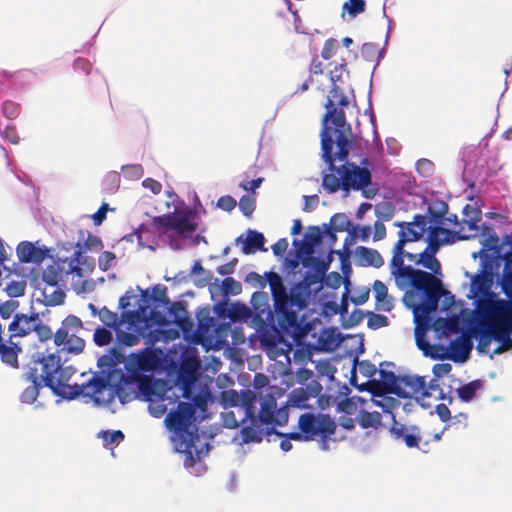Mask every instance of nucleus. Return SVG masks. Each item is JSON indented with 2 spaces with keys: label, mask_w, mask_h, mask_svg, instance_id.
<instances>
[{
  "label": "nucleus",
  "mask_w": 512,
  "mask_h": 512,
  "mask_svg": "<svg viewBox=\"0 0 512 512\" xmlns=\"http://www.w3.org/2000/svg\"><path fill=\"white\" fill-rule=\"evenodd\" d=\"M484 231L483 248L472 253L479 268L464 275L470 280L467 297L474 305L469 330L478 340L480 354L490 352L492 340L499 343L490 354L493 358L512 347V240L500 241L488 227Z\"/></svg>",
  "instance_id": "2"
},
{
  "label": "nucleus",
  "mask_w": 512,
  "mask_h": 512,
  "mask_svg": "<svg viewBox=\"0 0 512 512\" xmlns=\"http://www.w3.org/2000/svg\"><path fill=\"white\" fill-rule=\"evenodd\" d=\"M0 135L5 141L11 144H17L19 142L16 128L12 124L7 125L3 131L0 130Z\"/></svg>",
  "instance_id": "60"
},
{
  "label": "nucleus",
  "mask_w": 512,
  "mask_h": 512,
  "mask_svg": "<svg viewBox=\"0 0 512 512\" xmlns=\"http://www.w3.org/2000/svg\"><path fill=\"white\" fill-rule=\"evenodd\" d=\"M5 291L9 297L17 298L24 295L25 285L19 281H11L7 284Z\"/></svg>",
  "instance_id": "57"
},
{
  "label": "nucleus",
  "mask_w": 512,
  "mask_h": 512,
  "mask_svg": "<svg viewBox=\"0 0 512 512\" xmlns=\"http://www.w3.org/2000/svg\"><path fill=\"white\" fill-rule=\"evenodd\" d=\"M20 111V105L12 100H5L2 103V114L10 120L16 119L19 116Z\"/></svg>",
  "instance_id": "47"
},
{
  "label": "nucleus",
  "mask_w": 512,
  "mask_h": 512,
  "mask_svg": "<svg viewBox=\"0 0 512 512\" xmlns=\"http://www.w3.org/2000/svg\"><path fill=\"white\" fill-rule=\"evenodd\" d=\"M468 210L469 205H466L463 209V225L461 226V229L459 231L451 232L449 229L443 228L438 225L427 226L428 241L431 240L432 234H434L436 240L438 241L437 246L440 247L443 244L452 243L454 241V236H456V239L458 240L478 237L479 242L481 244V250L483 248V242L485 238L484 234L486 233V231H484V227H488L490 230H492L500 241H504L506 237H509L512 240V237L509 234H505L502 238H500L495 230V227L492 224L484 222L479 226L478 222L480 221L481 211L472 210L470 215Z\"/></svg>",
  "instance_id": "9"
},
{
  "label": "nucleus",
  "mask_w": 512,
  "mask_h": 512,
  "mask_svg": "<svg viewBox=\"0 0 512 512\" xmlns=\"http://www.w3.org/2000/svg\"><path fill=\"white\" fill-rule=\"evenodd\" d=\"M265 277L281 329L295 342L304 339L311 330V324L303 312L322 289L324 277L307 268L303 279L294 283L289 290L278 273L269 271L265 273Z\"/></svg>",
  "instance_id": "4"
},
{
  "label": "nucleus",
  "mask_w": 512,
  "mask_h": 512,
  "mask_svg": "<svg viewBox=\"0 0 512 512\" xmlns=\"http://www.w3.org/2000/svg\"><path fill=\"white\" fill-rule=\"evenodd\" d=\"M349 77V71L346 64L341 63L330 71L331 90L325 103L326 113L322 119L320 136H323V148L325 156L329 155L331 145L330 131L334 132L336 137V155L339 160H343L349 155L351 148L352 128L346 121L343 107L349 105L348 97L341 86Z\"/></svg>",
  "instance_id": "6"
},
{
  "label": "nucleus",
  "mask_w": 512,
  "mask_h": 512,
  "mask_svg": "<svg viewBox=\"0 0 512 512\" xmlns=\"http://www.w3.org/2000/svg\"><path fill=\"white\" fill-rule=\"evenodd\" d=\"M298 427L300 432L286 433L291 441L317 440L321 450H329L328 442L336 431L334 418H299Z\"/></svg>",
  "instance_id": "12"
},
{
  "label": "nucleus",
  "mask_w": 512,
  "mask_h": 512,
  "mask_svg": "<svg viewBox=\"0 0 512 512\" xmlns=\"http://www.w3.org/2000/svg\"><path fill=\"white\" fill-rule=\"evenodd\" d=\"M355 255L357 261L362 266L380 268L384 264V259L381 254L373 248L359 246L355 251Z\"/></svg>",
  "instance_id": "29"
},
{
  "label": "nucleus",
  "mask_w": 512,
  "mask_h": 512,
  "mask_svg": "<svg viewBox=\"0 0 512 512\" xmlns=\"http://www.w3.org/2000/svg\"><path fill=\"white\" fill-rule=\"evenodd\" d=\"M309 396L303 389H294L288 395L287 399L281 403L273 395H267L260 402V410L257 416H288L291 409L308 408L307 402Z\"/></svg>",
  "instance_id": "13"
},
{
  "label": "nucleus",
  "mask_w": 512,
  "mask_h": 512,
  "mask_svg": "<svg viewBox=\"0 0 512 512\" xmlns=\"http://www.w3.org/2000/svg\"><path fill=\"white\" fill-rule=\"evenodd\" d=\"M416 170L423 177H429L434 170V164L428 159H419L416 162Z\"/></svg>",
  "instance_id": "58"
},
{
  "label": "nucleus",
  "mask_w": 512,
  "mask_h": 512,
  "mask_svg": "<svg viewBox=\"0 0 512 512\" xmlns=\"http://www.w3.org/2000/svg\"><path fill=\"white\" fill-rule=\"evenodd\" d=\"M332 253L333 251L330 250L326 259H317L313 257V255L310 256V258H306V261H303V265L305 267H308L312 269L315 272H318V274L325 276L327 270L329 269L330 263L332 261Z\"/></svg>",
  "instance_id": "36"
},
{
  "label": "nucleus",
  "mask_w": 512,
  "mask_h": 512,
  "mask_svg": "<svg viewBox=\"0 0 512 512\" xmlns=\"http://www.w3.org/2000/svg\"><path fill=\"white\" fill-rule=\"evenodd\" d=\"M56 347H57V352L55 354L58 355L60 358H61V356L59 354L63 353V352L77 355V354H80L84 350L85 341L80 336L73 337L72 339L64 340V343L61 344V346H56Z\"/></svg>",
  "instance_id": "35"
},
{
  "label": "nucleus",
  "mask_w": 512,
  "mask_h": 512,
  "mask_svg": "<svg viewBox=\"0 0 512 512\" xmlns=\"http://www.w3.org/2000/svg\"><path fill=\"white\" fill-rule=\"evenodd\" d=\"M391 419L392 423L391 426L389 427V431L396 439L402 438L405 435V433L409 431V428L406 427L404 424L399 423L396 418Z\"/></svg>",
  "instance_id": "62"
},
{
  "label": "nucleus",
  "mask_w": 512,
  "mask_h": 512,
  "mask_svg": "<svg viewBox=\"0 0 512 512\" xmlns=\"http://www.w3.org/2000/svg\"><path fill=\"white\" fill-rule=\"evenodd\" d=\"M227 313L231 322L246 321L251 317V310L241 303L232 304Z\"/></svg>",
  "instance_id": "38"
},
{
  "label": "nucleus",
  "mask_w": 512,
  "mask_h": 512,
  "mask_svg": "<svg viewBox=\"0 0 512 512\" xmlns=\"http://www.w3.org/2000/svg\"><path fill=\"white\" fill-rule=\"evenodd\" d=\"M289 418H222V426L235 429L240 428L233 437L239 444L260 443L264 438L271 441V436H281L276 430L277 426L287 423Z\"/></svg>",
  "instance_id": "8"
},
{
  "label": "nucleus",
  "mask_w": 512,
  "mask_h": 512,
  "mask_svg": "<svg viewBox=\"0 0 512 512\" xmlns=\"http://www.w3.org/2000/svg\"><path fill=\"white\" fill-rule=\"evenodd\" d=\"M33 331L36 332V334L38 335V337L41 341H46V340H49L52 337H54V334H53V331L51 330V328L49 326L43 324L40 317L38 319V325Z\"/></svg>",
  "instance_id": "59"
},
{
  "label": "nucleus",
  "mask_w": 512,
  "mask_h": 512,
  "mask_svg": "<svg viewBox=\"0 0 512 512\" xmlns=\"http://www.w3.org/2000/svg\"><path fill=\"white\" fill-rule=\"evenodd\" d=\"M98 437L102 438L105 445L119 444L124 440V434L120 430L101 431Z\"/></svg>",
  "instance_id": "48"
},
{
  "label": "nucleus",
  "mask_w": 512,
  "mask_h": 512,
  "mask_svg": "<svg viewBox=\"0 0 512 512\" xmlns=\"http://www.w3.org/2000/svg\"><path fill=\"white\" fill-rule=\"evenodd\" d=\"M167 288L164 285H156L152 290V299L155 303L161 304L163 306H167L170 304V300L167 297Z\"/></svg>",
  "instance_id": "51"
},
{
  "label": "nucleus",
  "mask_w": 512,
  "mask_h": 512,
  "mask_svg": "<svg viewBox=\"0 0 512 512\" xmlns=\"http://www.w3.org/2000/svg\"><path fill=\"white\" fill-rule=\"evenodd\" d=\"M113 330L108 327H98L93 334V341L96 346L103 347L109 345L113 340Z\"/></svg>",
  "instance_id": "41"
},
{
  "label": "nucleus",
  "mask_w": 512,
  "mask_h": 512,
  "mask_svg": "<svg viewBox=\"0 0 512 512\" xmlns=\"http://www.w3.org/2000/svg\"><path fill=\"white\" fill-rule=\"evenodd\" d=\"M277 325L273 321H267L263 326L256 330L259 336L260 344L265 349H274L281 342L283 334L290 336L287 332L281 329L278 318L276 317Z\"/></svg>",
  "instance_id": "22"
},
{
  "label": "nucleus",
  "mask_w": 512,
  "mask_h": 512,
  "mask_svg": "<svg viewBox=\"0 0 512 512\" xmlns=\"http://www.w3.org/2000/svg\"><path fill=\"white\" fill-rule=\"evenodd\" d=\"M263 398L259 399L256 395L249 390H225L221 393V404L224 409L240 408L244 416H257L255 414L256 405L260 403Z\"/></svg>",
  "instance_id": "16"
},
{
  "label": "nucleus",
  "mask_w": 512,
  "mask_h": 512,
  "mask_svg": "<svg viewBox=\"0 0 512 512\" xmlns=\"http://www.w3.org/2000/svg\"><path fill=\"white\" fill-rule=\"evenodd\" d=\"M121 171L124 178L131 181L139 180L144 175V169L140 164L123 165Z\"/></svg>",
  "instance_id": "44"
},
{
  "label": "nucleus",
  "mask_w": 512,
  "mask_h": 512,
  "mask_svg": "<svg viewBox=\"0 0 512 512\" xmlns=\"http://www.w3.org/2000/svg\"><path fill=\"white\" fill-rule=\"evenodd\" d=\"M376 215L383 221H388L393 216V208L390 205H377L375 209Z\"/></svg>",
  "instance_id": "63"
},
{
  "label": "nucleus",
  "mask_w": 512,
  "mask_h": 512,
  "mask_svg": "<svg viewBox=\"0 0 512 512\" xmlns=\"http://www.w3.org/2000/svg\"><path fill=\"white\" fill-rule=\"evenodd\" d=\"M100 321L108 328H111L115 333V340L117 341V329L120 324V318L117 313L110 311L107 307H102L99 315Z\"/></svg>",
  "instance_id": "39"
},
{
  "label": "nucleus",
  "mask_w": 512,
  "mask_h": 512,
  "mask_svg": "<svg viewBox=\"0 0 512 512\" xmlns=\"http://www.w3.org/2000/svg\"><path fill=\"white\" fill-rule=\"evenodd\" d=\"M448 349V359L454 362H464L472 349V343L466 338L457 337L449 343Z\"/></svg>",
  "instance_id": "27"
},
{
  "label": "nucleus",
  "mask_w": 512,
  "mask_h": 512,
  "mask_svg": "<svg viewBox=\"0 0 512 512\" xmlns=\"http://www.w3.org/2000/svg\"><path fill=\"white\" fill-rule=\"evenodd\" d=\"M120 174L116 171L108 172L103 180H102V189L103 191L113 194L115 193L120 186Z\"/></svg>",
  "instance_id": "40"
},
{
  "label": "nucleus",
  "mask_w": 512,
  "mask_h": 512,
  "mask_svg": "<svg viewBox=\"0 0 512 512\" xmlns=\"http://www.w3.org/2000/svg\"><path fill=\"white\" fill-rule=\"evenodd\" d=\"M479 388H480V382L475 380V381H471V382L459 387L456 390V392H457L458 397L462 401L469 402L474 398V396Z\"/></svg>",
  "instance_id": "42"
},
{
  "label": "nucleus",
  "mask_w": 512,
  "mask_h": 512,
  "mask_svg": "<svg viewBox=\"0 0 512 512\" xmlns=\"http://www.w3.org/2000/svg\"><path fill=\"white\" fill-rule=\"evenodd\" d=\"M169 214L173 230L187 234H192L197 230V213L183 201H178L174 206V211Z\"/></svg>",
  "instance_id": "17"
},
{
  "label": "nucleus",
  "mask_w": 512,
  "mask_h": 512,
  "mask_svg": "<svg viewBox=\"0 0 512 512\" xmlns=\"http://www.w3.org/2000/svg\"><path fill=\"white\" fill-rule=\"evenodd\" d=\"M415 340L417 347L423 352L424 356H427L432 345L425 340L424 331H421L418 325L415 328Z\"/></svg>",
  "instance_id": "56"
},
{
  "label": "nucleus",
  "mask_w": 512,
  "mask_h": 512,
  "mask_svg": "<svg viewBox=\"0 0 512 512\" xmlns=\"http://www.w3.org/2000/svg\"><path fill=\"white\" fill-rule=\"evenodd\" d=\"M487 151L483 148H472L464 152V168L462 177L470 188H473L477 181H483L489 175Z\"/></svg>",
  "instance_id": "14"
},
{
  "label": "nucleus",
  "mask_w": 512,
  "mask_h": 512,
  "mask_svg": "<svg viewBox=\"0 0 512 512\" xmlns=\"http://www.w3.org/2000/svg\"><path fill=\"white\" fill-rule=\"evenodd\" d=\"M448 351V346L433 344L427 356L433 360L448 359Z\"/></svg>",
  "instance_id": "55"
},
{
  "label": "nucleus",
  "mask_w": 512,
  "mask_h": 512,
  "mask_svg": "<svg viewBox=\"0 0 512 512\" xmlns=\"http://www.w3.org/2000/svg\"><path fill=\"white\" fill-rule=\"evenodd\" d=\"M395 225L401 229L392 250L390 274L396 287L404 292L403 302L412 309L414 321L418 323L420 318L436 312L441 296L447 295L450 299L453 296L444 292L442 282L436 276L413 267H402L401 255L405 244L419 240L427 231L426 216L417 214L412 222H397Z\"/></svg>",
  "instance_id": "3"
},
{
  "label": "nucleus",
  "mask_w": 512,
  "mask_h": 512,
  "mask_svg": "<svg viewBox=\"0 0 512 512\" xmlns=\"http://www.w3.org/2000/svg\"><path fill=\"white\" fill-rule=\"evenodd\" d=\"M331 145L329 155L325 156L323 148V136L321 137V158L327 164L328 171L322 173V187L328 194H334L341 190L343 197H348L351 191H360L366 199L374 197L375 192L368 189L372 183V174L369 169V159L364 158L359 166L354 162L348 161V156L339 160L336 152L333 153L336 146V137L334 132L330 131Z\"/></svg>",
  "instance_id": "7"
},
{
  "label": "nucleus",
  "mask_w": 512,
  "mask_h": 512,
  "mask_svg": "<svg viewBox=\"0 0 512 512\" xmlns=\"http://www.w3.org/2000/svg\"><path fill=\"white\" fill-rule=\"evenodd\" d=\"M373 292L378 310L389 312L393 309V298L388 294V288L385 283L380 280H376L373 283Z\"/></svg>",
  "instance_id": "31"
},
{
  "label": "nucleus",
  "mask_w": 512,
  "mask_h": 512,
  "mask_svg": "<svg viewBox=\"0 0 512 512\" xmlns=\"http://www.w3.org/2000/svg\"><path fill=\"white\" fill-rule=\"evenodd\" d=\"M49 290H53L45 299L40 300L45 306L60 305L64 302L65 293L61 289L60 285H52Z\"/></svg>",
  "instance_id": "43"
},
{
  "label": "nucleus",
  "mask_w": 512,
  "mask_h": 512,
  "mask_svg": "<svg viewBox=\"0 0 512 512\" xmlns=\"http://www.w3.org/2000/svg\"><path fill=\"white\" fill-rule=\"evenodd\" d=\"M66 251L73 249V253L69 257H58L57 262L47 266L42 274L43 283L59 285L63 278L69 274H75L82 277L83 268L86 265L84 251L87 248L86 242L78 240L75 244L67 242L63 244Z\"/></svg>",
  "instance_id": "11"
},
{
  "label": "nucleus",
  "mask_w": 512,
  "mask_h": 512,
  "mask_svg": "<svg viewBox=\"0 0 512 512\" xmlns=\"http://www.w3.org/2000/svg\"><path fill=\"white\" fill-rule=\"evenodd\" d=\"M391 365V363L387 362L381 363L378 371L379 379H373L371 381L370 392L374 396H381V403H384L385 397H392L391 395L396 396L397 389H399L398 376H396L393 371H388L384 368V366Z\"/></svg>",
  "instance_id": "19"
},
{
  "label": "nucleus",
  "mask_w": 512,
  "mask_h": 512,
  "mask_svg": "<svg viewBox=\"0 0 512 512\" xmlns=\"http://www.w3.org/2000/svg\"><path fill=\"white\" fill-rule=\"evenodd\" d=\"M197 328L196 335L200 339H212L221 337L222 332L230 329L229 323L217 324V321L209 315L208 310H201L196 314Z\"/></svg>",
  "instance_id": "21"
},
{
  "label": "nucleus",
  "mask_w": 512,
  "mask_h": 512,
  "mask_svg": "<svg viewBox=\"0 0 512 512\" xmlns=\"http://www.w3.org/2000/svg\"><path fill=\"white\" fill-rule=\"evenodd\" d=\"M437 242L435 235L432 234L426 248L418 254V260L415 261L416 266H422L430 270L429 273L433 276L441 272V264L436 258V253L440 248L437 246Z\"/></svg>",
  "instance_id": "24"
},
{
  "label": "nucleus",
  "mask_w": 512,
  "mask_h": 512,
  "mask_svg": "<svg viewBox=\"0 0 512 512\" xmlns=\"http://www.w3.org/2000/svg\"><path fill=\"white\" fill-rule=\"evenodd\" d=\"M402 438L407 447H409V448L418 447V445L421 441L419 428L416 426L409 427V431L406 432Z\"/></svg>",
  "instance_id": "49"
},
{
  "label": "nucleus",
  "mask_w": 512,
  "mask_h": 512,
  "mask_svg": "<svg viewBox=\"0 0 512 512\" xmlns=\"http://www.w3.org/2000/svg\"><path fill=\"white\" fill-rule=\"evenodd\" d=\"M211 419L164 418L169 440L174 451L184 456L183 465L186 469L200 463L213 449L212 441L221 427L211 424Z\"/></svg>",
  "instance_id": "5"
},
{
  "label": "nucleus",
  "mask_w": 512,
  "mask_h": 512,
  "mask_svg": "<svg viewBox=\"0 0 512 512\" xmlns=\"http://www.w3.org/2000/svg\"><path fill=\"white\" fill-rule=\"evenodd\" d=\"M190 236V234L187 233H180L177 230H174L168 235L169 239V246L173 250H181L184 249L187 244V237Z\"/></svg>",
  "instance_id": "46"
},
{
  "label": "nucleus",
  "mask_w": 512,
  "mask_h": 512,
  "mask_svg": "<svg viewBox=\"0 0 512 512\" xmlns=\"http://www.w3.org/2000/svg\"><path fill=\"white\" fill-rule=\"evenodd\" d=\"M217 206L224 211H232L236 206V201L229 195L221 196L217 201Z\"/></svg>",
  "instance_id": "64"
},
{
  "label": "nucleus",
  "mask_w": 512,
  "mask_h": 512,
  "mask_svg": "<svg viewBox=\"0 0 512 512\" xmlns=\"http://www.w3.org/2000/svg\"><path fill=\"white\" fill-rule=\"evenodd\" d=\"M385 53V46L379 50L377 44L375 43H364L361 48V54L362 57L367 61H373L376 60V64L374 66V69L377 65H379L381 59L383 58Z\"/></svg>",
  "instance_id": "37"
},
{
  "label": "nucleus",
  "mask_w": 512,
  "mask_h": 512,
  "mask_svg": "<svg viewBox=\"0 0 512 512\" xmlns=\"http://www.w3.org/2000/svg\"><path fill=\"white\" fill-rule=\"evenodd\" d=\"M330 223L332 226L331 229H333L334 231H340V232L348 230V228L351 224L349 219L346 217V215L340 214V213L333 215L331 217Z\"/></svg>",
  "instance_id": "50"
},
{
  "label": "nucleus",
  "mask_w": 512,
  "mask_h": 512,
  "mask_svg": "<svg viewBox=\"0 0 512 512\" xmlns=\"http://www.w3.org/2000/svg\"><path fill=\"white\" fill-rule=\"evenodd\" d=\"M388 324L386 316L381 314H372L367 321V326L371 329H379Z\"/></svg>",
  "instance_id": "61"
},
{
  "label": "nucleus",
  "mask_w": 512,
  "mask_h": 512,
  "mask_svg": "<svg viewBox=\"0 0 512 512\" xmlns=\"http://www.w3.org/2000/svg\"><path fill=\"white\" fill-rule=\"evenodd\" d=\"M265 237L261 232L256 230L248 229L247 237L242 242V252L246 255L254 254L256 251L267 252V248L264 247Z\"/></svg>",
  "instance_id": "30"
},
{
  "label": "nucleus",
  "mask_w": 512,
  "mask_h": 512,
  "mask_svg": "<svg viewBox=\"0 0 512 512\" xmlns=\"http://www.w3.org/2000/svg\"><path fill=\"white\" fill-rule=\"evenodd\" d=\"M116 261V256L111 251H104L98 258V266L102 271H107Z\"/></svg>",
  "instance_id": "53"
},
{
  "label": "nucleus",
  "mask_w": 512,
  "mask_h": 512,
  "mask_svg": "<svg viewBox=\"0 0 512 512\" xmlns=\"http://www.w3.org/2000/svg\"><path fill=\"white\" fill-rule=\"evenodd\" d=\"M343 11H347L351 18H355L358 14L365 11V0H348L343 4Z\"/></svg>",
  "instance_id": "45"
},
{
  "label": "nucleus",
  "mask_w": 512,
  "mask_h": 512,
  "mask_svg": "<svg viewBox=\"0 0 512 512\" xmlns=\"http://www.w3.org/2000/svg\"><path fill=\"white\" fill-rule=\"evenodd\" d=\"M239 208L244 216L250 217L255 210V199L244 195L240 198Z\"/></svg>",
  "instance_id": "54"
},
{
  "label": "nucleus",
  "mask_w": 512,
  "mask_h": 512,
  "mask_svg": "<svg viewBox=\"0 0 512 512\" xmlns=\"http://www.w3.org/2000/svg\"><path fill=\"white\" fill-rule=\"evenodd\" d=\"M358 368L360 373L368 378V382L371 384V381L375 379L374 377L378 374V369L374 364L367 360H363L358 364Z\"/></svg>",
  "instance_id": "52"
},
{
  "label": "nucleus",
  "mask_w": 512,
  "mask_h": 512,
  "mask_svg": "<svg viewBox=\"0 0 512 512\" xmlns=\"http://www.w3.org/2000/svg\"><path fill=\"white\" fill-rule=\"evenodd\" d=\"M48 250L43 246H36L35 244L23 241L18 244L16 254L21 263H41L47 256Z\"/></svg>",
  "instance_id": "26"
},
{
  "label": "nucleus",
  "mask_w": 512,
  "mask_h": 512,
  "mask_svg": "<svg viewBox=\"0 0 512 512\" xmlns=\"http://www.w3.org/2000/svg\"><path fill=\"white\" fill-rule=\"evenodd\" d=\"M322 239V232L319 227H310L305 234L301 251L306 258H310L314 253V249L318 246Z\"/></svg>",
  "instance_id": "33"
},
{
  "label": "nucleus",
  "mask_w": 512,
  "mask_h": 512,
  "mask_svg": "<svg viewBox=\"0 0 512 512\" xmlns=\"http://www.w3.org/2000/svg\"><path fill=\"white\" fill-rule=\"evenodd\" d=\"M430 398H423L419 396H396L394 397H385L384 403H380L385 413L394 416L395 412H398V409L401 407L402 411L406 414L410 413H420V409L424 412L428 410L430 414H432V405L429 402Z\"/></svg>",
  "instance_id": "15"
},
{
  "label": "nucleus",
  "mask_w": 512,
  "mask_h": 512,
  "mask_svg": "<svg viewBox=\"0 0 512 512\" xmlns=\"http://www.w3.org/2000/svg\"><path fill=\"white\" fill-rule=\"evenodd\" d=\"M398 386L396 396H419L423 398H432V394L427 391L426 379L418 375L398 376Z\"/></svg>",
  "instance_id": "20"
},
{
  "label": "nucleus",
  "mask_w": 512,
  "mask_h": 512,
  "mask_svg": "<svg viewBox=\"0 0 512 512\" xmlns=\"http://www.w3.org/2000/svg\"><path fill=\"white\" fill-rule=\"evenodd\" d=\"M83 329L82 321L74 315L67 316L61 324V327L54 334L55 346H61L64 340L78 337L79 332Z\"/></svg>",
  "instance_id": "25"
},
{
  "label": "nucleus",
  "mask_w": 512,
  "mask_h": 512,
  "mask_svg": "<svg viewBox=\"0 0 512 512\" xmlns=\"http://www.w3.org/2000/svg\"><path fill=\"white\" fill-rule=\"evenodd\" d=\"M343 421L341 422V426L349 430L354 427L355 420L358 421V424L361 428L367 429V428H373L376 431H379L383 428H386V426L381 422L382 418H342Z\"/></svg>",
  "instance_id": "34"
},
{
  "label": "nucleus",
  "mask_w": 512,
  "mask_h": 512,
  "mask_svg": "<svg viewBox=\"0 0 512 512\" xmlns=\"http://www.w3.org/2000/svg\"><path fill=\"white\" fill-rule=\"evenodd\" d=\"M131 298L132 295L126 292L119 299V307L123 311L117 329L118 347L135 345L139 338L144 335V329L147 327V307L140 305L136 310H126L130 305Z\"/></svg>",
  "instance_id": "10"
},
{
  "label": "nucleus",
  "mask_w": 512,
  "mask_h": 512,
  "mask_svg": "<svg viewBox=\"0 0 512 512\" xmlns=\"http://www.w3.org/2000/svg\"><path fill=\"white\" fill-rule=\"evenodd\" d=\"M98 372L80 384H70L76 373L63 367L56 354L33 356L23 376L31 382L21 393L22 403L32 404L39 390L48 387L62 399H80L86 404L108 406L116 397L124 404L133 399L149 403L152 416H200L207 414L212 395L197 379L200 366L196 356L165 354L159 348H144L126 359L116 348L98 361Z\"/></svg>",
  "instance_id": "1"
},
{
  "label": "nucleus",
  "mask_w": 512,
  "mask_h": 512,
  "mask_svg": "<svg viewBox=\"0 0 512 512\" xmlns=\"http://www.w3.org/2000/svg\"><path fill=\"white\" fill-rule=\"evenodd\" d=\"M166 307L173 322L181 329L186 330L188 326H192L188 313L181 303L170 301Z\"/></svg>",
  "instance_id": "32"
},
{
  "label": "nucleus",
  "mask_w": 512,
  "mask_h": 512,
  "mask_svg": "<svg viewBox=\"0 0 512 512\" xmlns=\"http://www.w3.org/2000/svg\"><path fill=\"white\" fill-rule=\"evenodd\" d=\"M251 304L255 311L256 317L262 318L263 315L266 317V321H273L275 311L270 310L269 296L266 292H254L251 297Z\"/></svg>",
  "instance_id": "28"
},
{
  "label": "nucleus",
  "mask_w": 512,
  "mask_h": 512,
  "mask_svg": "<svg viewBox=\"0 0 512 512\" xmlns=\"http://www.w3.org/2000/svg\"><path fill=\"white\" fill-rule=\"evenodd\" d=\"M154 229L158 235H161L165 229H172L170 214L154 217L149 223H142L136 229L135 234L137 236L138 244L142 248H149L155 250L154 236L146 235V232H151Z\"/></svg>",
  "instance_id": "18"
},
{
  "label": "nucleus",
  "mask_w": 512,
  "mask_h": 512,
  "mask_svg": "<svg viewBox=\"0 0 512 512\" xmlns=\"http://www.w3.org/2000/svg\"><path fill=\"white\" fill-rule=\"evenodd\" d=\"M40 315L31 312L30 315L24 313L15 314L12 322L9 324L11 337H23L31 333L38 325Z\"/></svg>",
  "instance_id": "23"
}]
</instances>
